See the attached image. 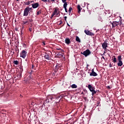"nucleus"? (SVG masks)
I'll list each match as a JSON object with an SVG mask.
<instances>
[{"instance_id": "obj_35", "label": "nucleus", "mask_w": 124, "mask_h": 124, "mask_svg": "<svg viewBox=\"0 0 124 124\" xmlns=\"http://www.w3.org/2000/svg\"><path fill=\"white\" fill-rule=\"evenodd\" d=\"M42 43H43V46H45V45H46V44H45V42H42Z\"/></svg>"}, {"instance_id": "obj_51", "label": "nucleus", "mask_w": 124, "mask_h": 124, "mask_svg": "<svg viewBox=\"0 0 124 124\" xmlns=\"http://www.w3.org/2000/svg\"><path fill=\"white\" fill-rule=\"evenodd\" d=\"M22 95H20V97H22Z\"/></svg>"}, {"instance_id": "obj_7", "label": "nucleus", "mask_w": 124, "mask_h": 124, "mask_svg": "<svg viewBox=\"0 0 124 124\" xmlns=\"http://www.w3.org/2000/svg\"><path fill=\"white\" fill-rule=\"evenodd\" d=\"M85 33L87 34V35H90V36H93V35H94V34L92 32L89 30H85L84 31Z\"/></svg>"}, {"instance_id": "obj_25", "label": "nucleus", "mask_w": 124, "mask_h": 124, "mask_svg": "<svg viewBox=\"0 0 124 124\" xmlns=\"http://www.w3.org/2000/svg\"><path fill=\"white\" fill-rule=\"evenodd\" d=\"M56 16L57 17H59V16H60L61 15V12L59 11L58 12H56Z\"/></svg>"}, {"instance_id": "obj_40", "label": "nucleus", "mask_w": 124, "mask_h": 124, "mask_svg": "<svg viewBox=\"0 0 124 124\" xmlns=\"http://www.w3.org/2000/svg\"><path fill=\"white\" fill-rule=\"evenodd\" d=\"M107 88H108V89H109V90H110V89H111V87L109 86H108Z\"/></svg>"}, {"instance_id": "obj_38", "label": "nucleus", "mask_w": 124, "mask_h": 124, "mask_svg": "<svg viewBox=\"0 0 124 124\" xmlns=\"http://www.w3.org/2000/svg\"><path fill=\"white\" fill-rule=\"evenodd\" d=\"M66 19H67V17L64 16V20H65V21H66Z\"/></svg>"}, {"instance_id": "obj_17", "label": "nucleus", "mask_w": 124, "mask_h": 124, "mask_svg": "<svg viewBox=\"0 0 124 124\" xmlns=\"http://www.w3.org/2000/svg\"><path fill=\"white\" fill-rule=\"evenodd\" d=\"M56 57L57 58H62V57H63V55L62 54L59 53L57 54Z\"/></svg>"}, {"instance_id": "obj_5", "label": "nucleus", "mask_w": 124, "mask_h": 124, "mask_svg": "<svg viewBox=\"0 0 124 124\" xmlns=\"http://www.w3.org/2000/svg\"><path fill=\"white\" fill-rule=\"evenodd\" d=\"M29 13H30V11L29 9L26 7L24 11L23 16L27 17V16L29 15Z\"/></svg>"}, {"instance_id": "obj_2", "label": "nucleus", "mask_w": 124, "mask_h": 124, "mask_svg": "<svg viewBox=\"0 0 124 124\" xmlns=\"http://www.w3.org/2000/svg\"><path fill=\"white\" fill-rule=\"evenodd\" d=\"M122 56L119 55L118 56V62L117 63L118 66H122L123 65V61H122Z\"/></svg>"}, {"instance_id": "obj_43", "label": "nucleus", "mask_w": 124, "mask_h": 124, "mask_svg": "<svg viewBox=\"0 0 124 124\" xmlns=\"http://www.w3.org/2000/svg\"><path fill=\"white\" fill-rule=\"evenodd\" d=\"M33 67H34V66L33 65H32L31 68H32L33 69Z\"/></svg>"}, {"instance_id": "obj_31", "label": "nucleus", "mask_w": 124, "mask_h": 124, "mask_svg": "<svg viewBox=\"0 0 124 124\" xmlns=\"http://www.w3.org/2000/svg\"><path fill=\"white\" fill-rule=\"evenodd\" d=\"M62 2H63V3H64V4H65V3H67L66 2V0H62Z\"/></svg>"}, {"instance_id": "obj_45", "label": "nucleus", "mask_w": 124, "mask_h": 124, "mask_svg": "<svg viewBox=\"0 0 124 124\" xmlns=\"http://www.w3.org/2000/svg\"><path fill=\"white\" fill-rule=\"evenodd\" d=\"M47 2H50V0H47Z\"/></svg>"}, {"instance_id": "obj_10", "label": "nucleus", "mask_w": 124, "mask_h": 124, "mask_svg": "<svg viewBox=\"0 0 124 124\" xmlns=\"http://www.w3.org/2000/svg\"><path fill=\"white\" fill-rule=\"evenodd\" d=\"M37 105V99H33L31 102V105L34 106V105Z\"/></svg>"}, {"instance_id": "obj_50", "label": "nucleus", "mask_w": 124, "mask_h": 124, "mask_svg": "<svg viewBox=\"0 0 124 124\" xmlns=\"http://www.w3.org/2000/svg\"><path fill=\"white\" fill-rule=\"evenodd\" d=\"M67 25L69 26V27H70V25H69V24H68V23H67Z\"/></svg>"}, {"instance_id": "obj_44", "label": "nucleus", "mask_w": 124, "mask_h": 124, "mask_svg": "<svg viewBox=\"0 0 124 124\" xmlns=\"http://www.w3.org/2000/svg\"><path fill=\"white\" fill-rule=\"evenodd\" d=\"M29 2H30V4L31 3V2H32V1L31 0V1H29Z\"/></svg>"}, {"instance_id": "obj_14", "label": "nucleus", "mask_w": 124, "mask_h": 124, "mask_svg": "<svg viewBox=\"0 0 124 124\" xmlns=\"http://www.w3.org/2000/svg\"><path fill=\"white\" fill-rule=\"evenodd\" d=\"M65 42L66 43V44H67V45L70 44L71 42H70V39H69V38H66L65 39Z\"/></svg>"}, {"instance_id": "obj_15", "label": "nucleus", "mask_w": 124, "mask_h": 124, "mask_svg": "<svg viewBox=\"0 0 124 124\" xmlns=\"http://www.w3.org/2000/svg\"><path fill=\"white\" fill-rule=\"evenodd\" d=\"M77 8L78 10V13H80V12H81V10L82 9V8H81V6H80V5H78Z\"/></svg>"}, {"instance_id": "obj_47", "label": "nucleus", "mask_w": 124, "mask_h": 124, "mask_svg": "<svg viewBox=\"0 0 124 124\" xmlns=\"http://www.w3.org/2000/svg\"><path fill=\"white\" fill-rule=\"evenodd\" d=\"M110 20H112V17H111V18L109 19V21H110Z\"/></svg>"}, {"instance_id": "obj_52", "label": "nucleus", "mask_w": 124, "mask_h": 124, "mask_svg": "<svg viewBox=\"0 0 124 124\" xmlns=\"http://www.w3.org/2000/svg\"><path fill=\"white\" fill-rule=\"evenodd\" d=\"M16 0V1H19V0Z\"/></svg>"}, {"instance_id": "obj_24", "label": "nucleus", "mask_w": 124, "mask_h": 124, "mask_svg": "<svg viewBox=\"0 0 124 124\" xmlns=\"http://www.w3.org/2000/svg\"><path fill=\"white\" fill-rule=\"evenodd\" d=\"M57 12V9H55L54 12L52 14L55 16V15H56Z\"/></svg>"}, {"instance_id": "obj_3", "label": "nucleus", "mask_w": 124, "mask_h": 124, "mask_svg": "<svg viewBox=\"0 0 124 124\" xmlns=\"http://www.w3.org/2000/svg\"><path fill=\"white\" fill-rule=\"evenodd\" d=\"M61 69H62V65L58 63L56 64V65L55 67V68L54 69V72H57V71H59V70H61Z\"/></svg>"}, {"instance_id": "obj_8", "label": "nucleus", "mask_w": 124, "mask_h": 124, "mask_svg": "<svg viewBox=\"0 0 124 124\" xmlns=\"http://www.w3.org/2000/svg\"><path fill=\"white\" fill-rule=\"evenodd\" d=\"M102 46L105 51H106L107 49V47H108V43L104 42L102 44Z\"/></svg>"}, {"instance_id": "obj_23", "label": "nucleus", "mask_w": 124, "mask_h": 124, "mask_svg": "<svg viewBox=\"0 0 124 124\" xmlns=\"http://www.w3.org/2000/svg\"><path fill=\"white\" fill-rule=\"evenodd\" d=\"M24 3H25V5H30V4H31L30 1H28L27 2H24Z\"/></svg>"}, {"instance_id": "obj_27", "label": "nucleus", "mask_w": 124, "mask_h": 124, "mask_svg": "<svg viewBox=\"0 0 124 124\" xmlns=\"http://www.w3.org/2000/svg\"><path fill=\"white\" fill-rule=\"evenodd\" d=\"M56 50H58V51H62V52H64V50H63V49H62L61 48H57Z\"/></svg>"}, {"instance_id": "obj_11", "label": "nucleus", "mask_w": 124, "mask_h": 124, "mask_svg": "<svg viewBox=\"0 0 124 124\" xmlns=\"http://www.w3.org/2000/svg\"><path fill=\"white\" fill-rule=\"evenodd\" d=\"M32 7L34 9H35V8H37L39 6V3L38 2L36 3H34L31 4Z\"/></svg>"}, {"instance_id": "obj_21", "label": "nucleus", "mask_w": 124, "mask_h": 124, "mask_svg": "<svg viewBox=\"0 0 124 124\" xmlns=\"http://www.w3.org/2000/svg\"><path fill=\"white\" fill-rule=\"evenodd\" d=\"M14 64H16V65H18V64H19V62H18V61L17 60L14 61Z\"/></svg>"}, {"instance_id": "obj_42", "label": "nucleus", "mask_w": 124, "mask_h": 124, "mask_svg": "<svg viewBox=\"0 0 124 124\" xmlns=\"http://www.w3.org/2000/svg\"><path fill=\"white\" fill-rule=\"evenodd\" d=\"M102 59H103L104 60H105V57H104V56H102Z\"/></svg>"}, {"instance_id": "obj_55", "label": "nucleus", "mask_w": 124, "mask_h": 124, "mask_svg": "<svg viewBox=\"0 0 124 124\" xmlns=\"http://www.w3.org/2000/svg\"><path fill=\"white\" fill-rule=\"evenodd\" d=\"M16 31H17V29H16Z\"/></svg>"}, {"instance_id": "obj_19", "label": "nucleus", "mask_w": 124, "mask_h": 124, "mask_svg": "<svg viewBox=\"0 0 124 124\" xmlns=\"http://www.w3.org/2000/svg\"><path fill=\"white\" fill-rule=\"evenodd\" d=\"M76 41H77V42H79V43L81 42V40H80V38H79L78 36H76Z\"/></svg>"}, {"instance_id": "obj_53", "label": "nucleus", "mask_w": 124, "mask_h": 124, "mask_svg": "<svg viewBox=\"0 0 124 124\" xmlns=\"http://www.w3.org/2000/svg\"><path fill=\"white\" fill-rule=\"evenodd\" d=\"M18 76H19V74L17 75V77H18Z\"/></svg>"}, {"instance_id": "obj_32", "label": "nucleus", "mask_w": 124, "mask_h": 124, "mask_svg": "<svg viewBox=\"0 0 124 124\" xmlns=\"http://www.w3.org/2000/svg\"><path fill=\"white\" fill-rule=\"evenodd\" d=\"M62 20H61L60 21H59V22H58V25H62Z\"/></svg>"}, {"instance_id": "obj_16", "label": "nucleus", "mask_w": 124, "mask_h": 124, "mask_svg": "<svg viewBox=\"0 0 124 124\" xmlns=\"http://www.w3.org/2000/svg\"><path fill=\"white\" fill-rule=\"evenodd\" d=\"M67 6V3H65L63 4V8H64L65 11L66 13H67V9L66 8Z\"/></svg>"}, {"instance_id": "obj_20", "label": "nucleus", "mask_w": 124, "mask_h": 124, "mask_svg": "<svg viewBox=\"0 0 124 124\" xmlns=\"http://www.w3.org/2000/svg\"><path fill=\"white\" fill-rule=\"evenodd\" d=\"M71 87L72 89H77V85L76 84H73Z\"/></svg>"}, {"instance_id": "obj_36", "label": "nucleus", "mask_w": 124, "mask_h": 124, "mask_svg": "<svg viewBox=\"0 0 124 124\" xmlns=\"http://www.w3.org/2000/svg\"><path fill=\"white\" fill-rule=\"evenodd\" d=\"M109 67H112V64H111V63L109 64Z\"/></svg>"}, {"instance_id": "obj_28", "label": "nucleus", "mask_w": 124, "mask_h": 124, "mask_svg": "<svg viewBox=\"0 0 124 124\" xmlns=\"http://www.w3.org/2000/svg\"><path fill=\"white\" fill-rule=\"evenodd\" d=\"M27 7V9H28V10H29V12L31 11V10H32V7L30 8L29 6H28Z\"/></svg>"}, {"instance_id": "obj_37", "label": "nucleus", "mask_w": 124, "mask_h": 124, "mask_svg": "<svg viewBox=\"0 0 124 124\" xmlns=\"http://www.w3.org/2000/svg\"><path fill=\"white\" fill-rule=\"evenodd\" d=\"M32 30L31 29V28H29V31H31V32Z\"/></svg>"}, {"instance_id": "obj_13", "label": "nucleus", "mask_w": 124, "mask_h": 124, "mask_svg": "<svg viewBox=\"0 0 124 124\" xmlns=\"http://www.w3.org/2000/svg\"><path fill=\"white\" fill-rule=\"evenodd\" d=\"M44 57L45 58V59H46V60H48V61H50V60H51V57H50V55H49V54L47 53H46Z\"/></svg>"}, {"instance_id": "obj_18", "label": "nucleus", "mask_w": 124, "mask_h": 124, "mask_svg": "<svg viewBox=\"0 0 124 124\" xmlns=\"http://www.w3.org/2000/svg\"><path fill=\"white\" fill-rule=\"evenodd\" d=\"M112 61H113V62H114V63H116V62H117V58H116V56H112Z\"/></svg>"}, {"instance_id": "obj_54", "label": "nucleus", "mask_w": 124, "mask_h": 124, "mask_svg": "<svg viewBox=\"0 0 124 124\" xmlns=\"http://www.w3.org/2000/svg\"><path fill=\"white\" fill-rule=\"evenodd\" d=\"M83 93L82 92V93H81V94H83Z\"/></svg>"}, {"instance_id": "obj_46", "label": "nucleus", "mask_w": 124, "mask_h": 124, "mask_svg": "<svg viewBox=\"0 0 124 124\" xmlns=\"http://www.w3.org/2000/svg\"><path fill=\"white\" fill-rule=\"evenodd\" d=\"M84 92H85V93H87V91L86 90H84Z\"/></svg>"}, {"instance_id": "obj_39", "label": "nucleus", "mask_w": 124, "mask_h": 124, "mask_svg": "<svg viewBox=\"0 0 124 124\" xmlns=\"http://www.w3.org/2000/svg\"><path fill=\"white\" fill-rule=\"evenodd\" d=\"M54 15L52 14L51 16V19H52V18H53V17H54Z\"/></svg>"}, {"instance_id": "obj_9", "label": "nucleus", "mask_w": 124, "mask_h": 124, "mask_svg": "<svg viewBox=\"0 0 124 124\" xmlns=\"http://www.w3.org/2000/svg\"><path fill=\"white\" fill-rule=\"evenodd\" d=\"M97 75H98L97 73H96L95 72H94V70L93 69L92 70V72L90 74V76L95 77V76H97Z\"/></svg>"}, {"instance_id": "obj_49", "label": "nucleus", "mask_w": 124, "mask_h": 124, "mask_svg": "<svg viewBox=\"0 0 124 124\" xmlns=\"http://www.w3.org/2000/svg\"><path fill=\"white\" fill-rule=\"evenodd\" d=\"M30 22H31V19H29Z\"/></svg>"}, {"instance_id": "obj_22", "label": "nucleus", "mask_w": 124, "mask_h": 124, "mask_svg": "<svg viewBox=\"0 0 124 124\" xmlns=\"http://www.w3.org/2000/svg\"><path fill=\"white\" fill-rule=\"evenodd\" d=\"M91 92H92L93 96V95H94V94H96V91H95L94 90H93V91H91Z\"/></svg>"}, {"instance_id": "obj_30", "label": "nucleus", "mask_w": 124, "mask_h": 124, "mask_svg": "<svg viewBox=\"0 0 124 124\" xmlns=\"http://www.w3.org/2000/svg\"><path fill=\"white\" fill-rule=\"evenodd\" d=\"M40 14H41V10H39L38 12H37V15H40Z\"/></svg>"}, {"instance_id": "obj_1", "label": "nucleus", "mask_w": 124, "mask_h": 124, "mask_svg": "<svg viewBox=\"0 0 124 124\" xmlns=\"http://www.w3.org/2000/svg\"><path fill=\"white\" fill-rule=\"evenodd\" d=\"M92 54L90 49H86L85 51H83V52H81V55H83L85 57H88V56H90Z\"/></svg>"}, {"instance_id": "obj_41", "label": "nucleus", "mask_w": 124, "mask_h": 124, "mask_svg": "<svg viewBox=\"0 0 124 124\" xmlns=\"http://www.w3.org/2000/svg\"><path fill=\"white\" fill-rule=\"evenodd\" d=\"M80 90H81V88H78L77 89V91H80Z\"/></svg>"}, {"instance_id": "obj_6", "label": "nucleus", "mask_w": 124, "mask_h": 124, "mask_svg": "<svg viewBox=\"0 0 124 124\" xmlns=\"http://www.w3.org/2000/svg\"><path fill=\"white\" fill-rule=\"evenodd\" d=\"M109 23L110 24H111V25L112 26V28H115L119 25V22H118V21H113L112 22V21H110Z\"/></svg>"}, {"instance_id": "obj_48", "label": "nucleus", "mask_w": 124, "mask_h": 124, "mask_svg": "<svg viewBox=\"0 0 124 124\" xmlns=\"http://www.w3.org/2000/svg\"><path fill=\"white\" fill-rule=\"evenodd\" d=\"M51 1H55V0H50Z\"/></svg>"}, {"instance_id": "obj_33", "label": "nucleus", "mask_w": 124, "mask_h": 124, "mask_svg": "<svg viewBox=\"0 0 124 124\" xmlns=\"http://www.w3.org/2000/svg\"><path fill=\"white\" fill-rule=\"evenodd\" d=\"M22 78V73H19V78Z\"/></svg>"}, {"instance_id": "obj_26", "label": "nucleus", "mask_w": 124, "mask_h": 124, "mask_svg": "<svg viewBox=\"0 0 124 124\" xmlns=\"http://www.w3.org/2000/svg\"><path fill=\"white\" fill-rule=\"evenodd\" d=\"M71 10H72V7H70L69 8V11H68L69 14H70V13H71Z\"/></svg>"}, {"instance_id": "obj_12", "label": "nucleus", "mask_w": 124, "mask_h": 124, "mask_svg": "<svg viewBox=\"0 0 124 124\" xmlns=\"http://www.w3.org/2000/svg\"><path fill=\"white\" fill-rule=\"evenodd\" d=\"M88 88L89 89V91H90V92H93L94 91V90H95V88L93 87V86H92V85L91 84H89L88 86Z\"/></svg>"}, {"instance_id": "obj_4", "label": "nucleus", "mask_w": 124, "mask_h": 124, "mask_svg": "<svg viewBox=\"0 0 124 124\" xmlns=\"http://www.w3.org/2000/svg\"><path fill=\"white\" fill-rule=\"evenodd\" d=\"M27 54H28V52L25 50H23L22 52L20 53L21 58H23V59H25L26 57H27Z\"/></svg>"}, {"instance_id": "obj_29", "label": "nucleus", "mask_w": 124, "mask_h": 124, "mask_svg": "<svg viewBox=\"0 0 124 124\" xmlns=\"http://www.w3.org/2000/svg\"><path fill=\"white\" fill-rule=\"evenodd\" d=\"M29 23V21L26 20L25 21H23V25H26V24H28Z\"/></svg>"}, {"instance_id": "obj_34", "label": "nucleus", "mask_w": 124, "mask_h": 124, "mask_svg": "<svg viewBox=\"0 0 124 124\" xmlns=\"http://www.w3.org/2000/svg\"><path fill=\"white\" fill-rule=\"evenodd\" d=\"M42 1H43L44 2H47V0H41Z\"/></svg>"}]
</instances>
